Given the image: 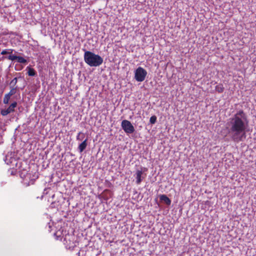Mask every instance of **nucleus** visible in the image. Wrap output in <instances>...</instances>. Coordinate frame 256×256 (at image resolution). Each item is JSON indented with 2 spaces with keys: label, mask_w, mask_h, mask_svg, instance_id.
I'll use <instances>...</instances> for the list:
<instances>
[{
  "label": "nucleus",
  "mask_w": 256,
  "mask_h": 256,
  "mask_svg": "<svg viewBox=\"0 0 256 256\" xmlns=\"http://www.w3.org/2000/svg\"><path fill=\"white\" fill-rule=\"evenodd\" d=\"M147 74V72L142 67H138L134 72V78L136 81L141 82L144 80Z\"/></svg>",
  "instance_id": "3"
},
{
  "label": "nucleus",
  "mask_w": 256,
  "mask_h": 256,
  "mask_svg": "<svg viewBox=\"0 0 256 256\" xmlns=\"http://www.w3.org/2000/svg\"><path fill=\"white\" fill-rule=\"evenodd\" d=\"M17 106V102H13L6 110H2L0 114L2 116H6L10 113L14 112V109Z\"/></svg>",
  "instance_id": "5"
},
{
  "label": "nucleus",
  "mask_w": 256,
  "mask_h": 256,
  "mask_svg": "<svg viewBox=\"0 0 256 256\" xmlns=\"http://www.w3.org/2000/svg\"><path fill=\"white\" fill-rule=\"evenodd\" d=\"M38 178V176H36V178Z\"/></svg>",
  "instance_id": "20"
},
{
  "label": "nucleus",
  "mask_w": 256,
  "mask_h": 256,
  "mask_svg": "<svg viewBox=\"0 0 256 256\" xmlns=\"http://www.w3.org/2000/svg\"><path fill=\"white\" fill-rule=\"evenodd\" d=\"M160 199L168 206H170L171 204V200L166 194L160 195Z\"/></svg>",
  "instance_id": "7"
},
{
  "label": "nucleus",
  "mask_w": 256,
  "mask_h": 256,
  "mask_svg": "<svg viewBox=\"0 0 256 256\" xmlns=\"http://www.w3.org/2000/svg\"><path fill=\"white\" fill-rule=\"evenodd\" d=\"M17 82H18V78H14L10 81V86L17 87L16 86Z\"/></svg>",
  "instance_id": "13"
},
{
  "label": "nucleus",
  "mask_w": 256,
  "mask_h": 256,
  "mask_svg": "<svg viewBox=\"0 0 256 256\" xmlns=\"http://www.w3.org/2000/svg\"><path fill=\"white\" fill-rule=\"evenodd\" d=\"M28 74L29 76H34L36 72L33 68L28 67Z\"/></svg>",
  "instance_id": "11"
},
{
  "label": "nucleus",
  "mask_w": 256,
  "mask_h": 256,
  "mask_svg": "<svg viewBox=\"0 0 256 256\" xmlns=\"http://www.w3.org/2000/svg\"><path fill=\"white\" fill-rule=\"evenodd\" d=\"M17 88L18 87L10 86V91L8 93V94L10 96H12L16 93Z\"/></svg>",
  "instance_id": "10"
},
{
  "label": "nucleus",
  "mask_w": 256,
  "mask_h": 256,
  "mask_svg": "<svg viewBox=\"0 0 256 256\" xmlns=\"http://www.w3.org/2000/svg\"><path fill=\"white\" fill-rule=\"evenodd\" d=\"M224 87L223 86V84H220L216 86V90L218 92V93H222L224 90Z\"/></svg>",
  "instance_id": "9"
},
{
  "label": "nucleus",
  "mask_w": 256,
  "mask_h": 256,
  "mask_svg": "<svg viewBox=\"0 0 256 256\" xmlns=\"http://www.w3.org/2000/svg\"><path fill=\"white\" fill-rule=\"evenodd\" d=\"M18 62L21 64H25L27 62L26 60L22 56H18L16 59Z\"/></svg>",
  "instance_id": "14"
},
{
  "label": "nucleus",
  "mask_w": 256,
  "mask_h": 256,
  "mask_svg": "<svg viewBox=\"0 0 256 256\" xmlns=\"http://www.w3.org/2000/svg\"><path fill=\"white\" fill-rule=\"evenodd\" d=\"M17 56H14V55H10L8 57V58L10 60H16L17 59Z\"/></svg>",
  "instance_id": "16"
},
{
  "label": "nucleus",
  "mask_w": 256,
  "mask_h": 256,
  "mask_svg": "<svg viewBox=\"0 0 256 256\" xmlns=\"http://www.w3.org/2000/svg\"><path fill=\"white\" fill-rule=\"evenodd\" d=\"M11 96H10L8 94H6L4 95L3 102L4 104H8L10 98Z\"/></svg>",
  "instance_id": "12"
},
{
  "label": "nucleus",
  "mask_w": 256,
  "mask_h": 256,
  "mask_svg": "<svg viewBox=\"0 0 256 256\" xmlns=\"http://www.w3.org/2000/svg\"><path fill=\"white\" fill-rule=\"evenodd\" d=\"M122 128L126 134H132L135 130L133 125L128 120H123L121 124Z\"/></svg>",
  "instance_id": "4"
},
{
  "label": "nucleus",
  "mask_w": 256,
  "mask_h": 256,
  "mask_svg": "<svg viewBox=\"0 0 256 256\" xmlns=\"http://www.w3.org/2000/svg\"><path fill=\"white\" fill-rule=\"evenodd\" d=\"M87 146V139H86L84 142H82L78 146V150L82 152L86 148Z\"/></svg>",
  "instance_id": "8"
},
{
  "label": "nucleus",
  "mask_w": 256,
  "mask_h": 256,
  "mask_svg": "<svg viewBox=\"0 0 256 256\" xmlns=\"http://www.w3.org/2000/svg\"><path fill=\"white\" fill-rule=\"evenodd\" d=\"M12 51H13V50L12 49L8 50V51L9 52L8 54H12Z\"/></svg>",
  "instance_id": "19"
},
{
  "label": "nucleus",
  "mask_w": 256,
  "mask_h": 256,
  "mask_svg": "<svg viewBox=\"0 0 256 256\" xmlns=\"http://www.w3.org/2000/svg\"><path fill=\"white\" fill-rule=\"evenodd\" d=\"M146 170V168H144V170H142V168H141L140 170H137L136 172V183L137 184H139L142 182V174L143 172Z\"/></svg>",
  "instance_id": "6"
},
{
  "label": "nucleus",
  "mask_w": 256,
  "mask_h": 256,
  "mask_svg": "<svg viewBox=\"0 0 256 256\" xmlns=\"http://www.w3.org/2000/svg\"><path fill=\"white\" fill-rule=\"evenodd\" d=\"M8 53H9V52L8 51H7L6 50H3L1 52V54L4 55V54H8Z\"/></svg>",
  "instance_id": "17"
},
{
  "label": "nucleus",
  "mask_w": 256,
  "mask_h": 256,
  "mask_svg": "<svg viewBox=\"0 0 256 256\" xmlns=\"http://www.w3.org/2000/svg\"><path fill=\"white\" fill-rule=\"evenodd\" d=\"M80 134H81V132H80L78 133V136H76V139H77V140H80Z\"/></svg>",
  "instance_id": "18"
},
{
  "label": "nucleus",
  "mask_w": 256,
  "mask_h": 256,
  "mask_svg": "<svg viewBox=\"0 0 256 256\" xmlns=\"http://www.w3.org/2000/svg\"><path fill=\"white\" fill-rule=\"evenodd\" d=\"M156 116H152L150 118V122L151 124H154L156 121Z\"/></svg>",
  "instance_id": "15"
},
{
  "label": "nucleus",
  "mask_w": 256,
  "mask_h": 256,
  "mask_svg": "<svg viewBox=\"0 0 256 256\" xmlns=\"http://www.w3.org/2000/svg\"><path fill=\"white\" fill-rule=\"evenodd\" d=\"M84 60L90 66H98L103 62V58L100 56L88 50L84 52Z\"/></svg>",
  "instance_id": "2"
},
{
  "label": "nucleus",
  "mask_w": 256,
  "mask_h": 256,
  "mask_svg": "<svg viewBox=\"0 0 256 256\" xmlns=\"http://www.w3.org/2000/svg\"><path fill=\"white\" fill-rule=\"evenodd\" d=\"M248 123L246 116L242 110H240L230 118L228 132L234 142H238L246 138Z\"/></svg>",
  "instance_id": "1"
}]
</instances>
